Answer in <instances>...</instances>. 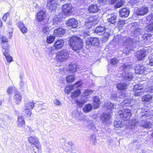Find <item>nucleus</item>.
Segmentation results:
<instances>
[{"mask_svg": "<svg viewBox=\"0 0 153 153\" xmlns=\"http://www.w3.org/2000/svg\"><path fill=\"white\" fill-rule=\"evenodd\" d=\"M69 43L73 50L76 51L80 50L82 48L83 45L82 40L76 36L70 38L69 40Z\"/></svg>", "mask_w": 153, "mask_h": 153, "instance_id": "obj_1", "label": "nucleus"}, {"mask_svg": "<svg viewBox=\"0 0 153 153\" xmlns=\"http://www.w3.org/2000/svg\"><path fill=\"white\" fill-rule=\"evenodd\" d=\"M69 58V53L66 50H62L56 53V59L60 62L65 61Z\"/></svg>", "mask_w": 153, "mask_h": 153, "instance_id": "obj_2", "label": "nucleus"}, {"mask_svg": "<svg viewBox=\"0 0 153 153\" xmlns=\"http://www.w3.org/2000/svg\"><path fill=\"white\" fill-rule=\"evenodd\" d=\"M92 92V91L89 90L87 89L85 91L83 94V96H81L79 100L76 101V103L79 107H82V106L83 104L86 101V100L87 98V97L90 95Z\"/></svg>", "mask_w": 153, "mask_h": 153, "instance_id": "obj_3", "label": "nucleus"}, {"mask_svg": "<svg viewBox=\"0 0 153 153\" xmlns=\"http://www.w3.org/2000/svg\"><path fill=\"white\" fill-rule=\"evenodd\" d=\"M97 16H91L87 18L85 22V25L88 28H91L95 24H97L98 21Z\"/></svg>", "mask_w": 153, "mask_h": 153, "instance_id": "obj_4", "label": "nucleus"}, {"mask_svg": "<svg viewBox=\"0 0 153 153\" xmlns=\"http://www.w3.org/2000/svg\"><path fill=\"white\" fill-rule=\"evenodd\" d=\"M118 113L120 117L125 121H128L131 115L130 110L128 109H123L120 110Z\"/></svg>", "mask_w": 153, "mask_h": 153, "instance_id": "obj_5", "label": "nucleus"}, {"mask_svg": "<svg viewBox=\"0 0 153 153\" xmlns=\"http://www.w3.org/2000/svg\"><path fill=\"white\" fill-rule=\"evenodd\" d=\"M61 2L60 0H48L47 6L50 10L53 11L55 10L57 6L59 5Z\"/></svg>", "mask_w": 153, "mask_h": 153, "instance_id": "obj_6", "label": "nucleus"}, {"mask_svg": "<svg viewBox=\"0 0 153 153\" xmlns=\"http://www.w3.org/2000/svg\"><path fill=\"white\" fill-rule=\"evenodd\" d=\"M135 11L137 16H144L148 12L149 8L146 6H144L136 8Z\"/></svg>", "mask_w": 153, "mask_h": 153, "instance_id": "obj_7", "label": "nucleus"}, {"mask_svg": "<svg viewBox=\"0 0 153 153\" xmlns=\"http://www.w3.org/2000/svg\"><path fill=\"white\" fill-rule=\"evenodd\" d=\"M73 9L71 5L68 4L63 5L62 8L63 12L65 15H70Z\"/></svg>", "mask_w": 153, "mask_h": 153, "instance_id": "obj_8", "label": "nucleus"}, {"mask_svg": "<svg viewBox=\"0 0 153 153\" xmlns=\"http://www.w3.org/2000/svg\"><path fill=\"white\" fill-rule=\"evenodd\" d=\"M47 19L45 11L42 10L39 11L37 15V19L38 21L41 22L45 20L47 21Z\"/></svg>", "mask_w": 153, "mask_h": 153, "instance_id": "obj_9", "label": "nucleus"}, {"mask_svg": "<svg viewBox=\"0 0 153 153\" xmlns=\"http://www.w3.org/2000/svg\"><path fill=\"white\" fill-rule=\"evenodd\" d=\"M146 50L143 49L138 51L137 52L136 56L139 60H143V58L147 54Z\"/></svg>", "mask_w": 153, "mask_h": 153, "instance_id": "obj_10", "label": "nucleus"}, {"mask_svg": "<svg viewBox=\"0 0 153 153\" xmlns=\"http://www.w3.org/2000/svg\"><path fill=\"white\" fill-rule=\"evenodd\" d=\"M99 40L96 37L90 38L86 41V44L89 46L92 45L97 46L99 45Z\"/></svg>", "mask_w": 153, "mask_h": 153, "instance_id": "obj_11", "label": "nucleus"}, {"mask_svg": "<svg viewBox=\"0 0 153 153\" xmlns=\"http://www.w3.org/2000/svg\"><path fill=\"white\" fill-rule=\"evenodd\" d=\"M66 25L69 27H71L73 28H75L77 27L78 24V21L74 18H71L66 22Z\"/></svg>", "mask_w": 153, "mask_h": 153, "instance_id": "obj_12", "label": "nucleus"}, {"mask_svg": "<svg viewBox=\"0 0 153 153\" xmlns=\"http://www.w3.org/2000/svg\"><path fill=\"white\" fill-rule=\"evenodd\" d=\"M17 126L20 128H22L25 126V123L23 116H20L17 118Z\"/></svg>", "mask_w": 153, "mask_h": 153, "instance_id": "obj_13", "label": "nucleus"}, {"mask_svg": "<svg viewBox=\"0 0 153 153\" xmlns=\"http://www.w3.org/2000/svg\"><path fill=\"white\" fill-rule=\"evenodd\" d=\"M111 115L109 113H103L101 117V120L104 123L108 124L110 123Z\"/></svg>", "mask_w": 153, "mask_h": 153, "instance_id": "obj_14", "label": "nucleus"}, {"mask_svg": "<svg viewBox=\"0 0 153 153\" xmlns=\"http://www.w3.org/2000/svg\"><path fill=\"white\" fill-rule=\"evenodd\" d=\"M100 10L99 7L95 4H91L88 7V10L89 12L96 13Z\"/></svg>", "mask_w": 153, "mask_h": 153, "instance_id": "obj_15", "label": "nucleus"}, {"mask_svg": "<svg viewBox=\"0 0 153 153\" xmlns=\"http://www.w3.org/2000/svg\"><path fill=\"white\" fill-rule=\"evenodd\" d=\"M64 44V41L63 40L59 39L56 40L54 45V47L57 49H61Z\"/></svg>", "mask_w": 153, "mask_h": 153, "instance_id": "obj_16", "label": "nucleus"}, {"mask_svg": "<svg viewBox=\"0 0 153 153\" xmlns=\"http://www.w3.org/2000/svg\"><path fill=\"white\" fill-rule=\"evenodd\" d=\"M145 71V67L142 65H138L135 67V71L136 73L137 74H142Z\"/></svg>", "mask_w": 153, "mask_h": 153, "instance_id": "obj_17", "label": "nucleus"}, {"mask_svg": "<svg viewBox=\"0 0 153 153\" xmlns=\"http://www.w3.org/2000/svg\"><path fill=\"white\" fill-rule=\"evenodd\" d=\"M29 142L31 144L35 145L39 143V139L36 136H31L28 139Z\"/></svg>", "mask_w": 153, "mask_h": 153, "instance_id": "obj_18", "label": "nucleus"}, {"mask_svg": "<svg viewBox=\"0 0 153 153\" xmlns=\"http://www.w3.org/2000/svg\"><path fill=\"white\" fill-rule=\"evenodd\" d=\"M65 33V30L62 27H59L55 29L54 31V35L57 36H61Z\"/></svg>", "mask_w": 153, "mask_h": 153, "instance_id": "obj_19", "label": "nucleus"}, {"mask_svg": "<svg viewBox=\"0 0 153 153\" xmlns=\"http://www.w3.org/2000/svg\"><path fill=\"white\" fill-rule=\"evenodd\" d=\"M18 26L22 33L24 34L27 32L28 29L25 26L23 23L21 22H20L18 23Z\"/></svg>", "mask_w": 153, "mask_h": 153, "instance_id": "obj_20", "label": "nucleus"}, {"mask_svg": "<svg viewBox=\"0 0 153 153\" xmlns=\"http://www.w3.org/2000/svg\"><path fill=\"white\" fill-rule=\"evenodd\" d=\"M120 15L122 17H126L128 15L129 12L128 9L126 8L121 9L119 11Z\"/></svg>", "mask_w": 153, "mask_h": 153, "instance_id": "obj_21", "label": "nucleus"}, {"mask_svg": "<svg viewBox=\"0 0 153 153\" xmlns=\"http://www.w3.org/2000/svg\"><path fill=\"white\" fill-rule=\"evenodd\" d=\"M139 125L141 127L145 128H151L152 126V124L150 122L146 121H142L140 122Z\"/></svg>", "mask_w": 153, "mask_h": 153, "instance_id": "obj_22", "label": "nucleus"}, {"mask_svg": "<svg viewBox=\"0 0 153 153\" xmlns=\"http://www.w3.org/2000/svg\"><path fill=\"white\" fill-rule=\"evenodd\" d=\"M100 104V98L98 97H94L93 105L95 109L98 108Z\"/></svg>", "mask_w": 153, "mask_h": 153, "instance_id": "obj_23", "label": "nucleus"}, {"mask_svg": "<svg viewBox=\"0 0 153 153\" xmlns=\"http://www.w3.org/2000/svg\"><path fill=\"white\" fill-rule=\"evenodd\" d=\"M105 31L104 26H100L97 27L95 30V32L98 35H101Z\"/></svg>", "mask_w": 153, "mask_h": 153, "instance_id": "obj_24", "label": "nucleus"}, {"mask_svg": "<svg viewBox=\"0 0 153 153\" xmlns=\"http://www.w3.org/2000/svg\"><path fill=\"white\" fill-rule=\"evenodd\" d=\"M86 127L88 129L92 130L94 132H96L97 131L96 129V126L93 123L92 121H89L88 122Z\"/></svg>", "mask_w": 153, "mask_h": 153, "instance_id": "obj_25", "label": "nucleus"}, {"mask_svg": "<svg viewBox=\"0 0 153 153\" xmlns=\"http://www.w3.org/2000/svg\"><path fill=\"white\" fill-rule=\"evenodd\" d=\"M117 16L115 15L110 16L107 19L108 21L111 24L115 25L117 23Z\"/></svg>", "mask_w": 153, "mask_h": 153, "instance_id": "obj_26", "label": "nucleus"}, {"mask_svg": "<svg viewBox=\"0 0 153 153\" xmlns=\"http://www.w3.org/2000/svg\"><path fill=\"white\" fill-rule=\"evenodd\" d=\"M76 65L73 63L70 64L68 68V70L70 73H74L75 72L76 70Z\"/></svg>", "mask_w": 153, "mask_h": 153, "instance_id": "obj_27", "label": "nucleus"}, {"mask_svg": "<svg viewBox=\"0 0 153 153\" xmlns=\"http://www.w3.org/2000/svg\"><path fill=\"white\" fill-rule=\"evenodd\" d=\"M152 97L150 95L143 96L142 98V101L146 102H151L152 101Z\"/></svg>", "mask_w": 153, "mask_h": 153, "instance_id": "obj_28", "label": "nucleus"}, {"mask_svg": "<svg viewBox=\"0 0 153 153\" xmlns=\"http://www.w3.org/2000/svg\"><path fill=\"white\" fill-rule=\"evenodd\" d=\"M13 99L17 102H20L22 99V95L21 93L19 92H17L14 94Z\"/></svg>", "mask_w": 153, "mask_h": 153, "instance_id": "obj_29", "label": "nucleus"}, {"mask_svg": "<svg viewBox=\"0 0 153 153\" xmlns=\"http://www.w3.org/2000/svg\"><path fill=\"white\" fill-rule=\"evenodd\" d=\"M9 51V50L7 49L6 48H3L2 49L3 54L7 59V61L8 62H10V53Z\"/></svg>", "mask_w": 153, "mask_h": 153, "instance_id": "obj_30", "label": "nucleus"}, {"mask_svg": "<svg viewBox=\"0 0 153 153\" xmlns=\"http://www.w3.org/2000/svg\"><path fill=\"white\" fill-rule=\"evenodd\" d=\"M105 107H106L108 109H110L111 111L112 109H114L116 107V105L112 103L109 101H107L105 103Z\"/></svg>", "mask_w": 153, "mask_h": 153, "instance_id": "obj_31", "label": "nucleus"}, {"mask_svg": "<svg viewBox=\"0 0 153 153\" xmlns=\"http://www.w3.org/2000/svg\"><path fill=\"white\" fill-rule=\"evenodd\" d=\"M74 89V87L73 85H67L65 88L64 92L65 94H69L71 91Z\"/></svg>", "mask_w": 153, "mask_h": 153, "instance_id": "obj_32", "label": "nucleus"}, {"mask_svg": "<svg viewBox=\"0 0 153 153\" xmlns=\"http://www.w3.org/2000/svg\"><path fill=\"white\" fill-rule=\"evenodd\" d=\"M72 115L74 117L76 118L79 120H80L82 114L81 112H79L77 110H75L73 111Z\"/></svg>", "mask_w": 153, "mask_h": 153, "instance_id": "obj_33", "label": "nucleus"}, {"mask_svg": "<svg viewBox=\"0 0 153 153\" xmlns=\"http://www.w3.org/2000/svg\"><path fill=\"white\" fill-rule=\"evenodd\" d=\"M127 85L125 83L120 82L117 85V87L120 90H124L127 87Z\"/></svg>", "mask_w": 153, "mask_h": 153, "instance_id": "obj_34", "label": "nucleus"}, {"mask_svg": "<svg viewBox=\"0 0 153 153\" xmlns=\"http://www.w3.org/2000/svg\"><path fill=\"white\" fill-rule=\"evenodd\" d=\"M89 141L91 144L95 145L96 143V137L95 134H92L89 137Z\"/></svg>", "mask_w": 153, "mask_h": 153, "instance_id": "obj_35", "label": "nucleus"}, {"mask_svg": "<svg viewBox=\"0 0 153 153\" xmlns=\"http://www.w3.org/2000/svg\"><path fill=\"white\" fill-rule=\"evenodd\" d=\"M34 106V103L33 101H29L26 102L25 105V108H29L30 109H32Z\"/></svg>", "mask_w": 153, "mask_h": 153, "instance_id": "obj_36", "label": "nucleus"}, {"mask_svg": "<svg viewBox=\"0 0 153 153\" xmlns=\"http://www.w3.org/2000/svg\"><path fill=\"white\" fill-rule=\"evenodd\" d=\"M114 124L115 127L119 128L123 127L124 125V123L122 120H119L115 121L114 122Z\"/></svg>", "mask_w": 153, "mask_h": 153, "instance_id": "obj_37", "label": "nucleus"}, {"mask_svg": "<svg viewBox=\"0 0 153 153\" xmlns=\"http://www.w3.org/2000/svg\"><path fill=\"white\" fill-rule=\"evenodd\" d=\"M123 74L124 79L126 80L129 81L132 79L133 76L131 73H125Z\"/></svg>", "mask_w": 153, "mask_h": 153, "instance_id": "obj_38", "label": "nucleus"}, {"mask_svg": "<svg viewBox=\"0 0 153 153\" xmlns=\"http://www.w3.org/2000/svg\"><path fill=\"white\" fill-rule=\"evenodd\" d=\"M152 90L151 89H149L148 90L146 89L144 91L145 92H152ZM134 91L135 92L134 95L135 96H139V94H137V93H141V94H142V93L144 92L143 89H142V88L139 89L135 91Z\"/></svg>", "mask_w": 153, "mask_h": 153, "instance_id": "obj_39", "label": "nucleus"}, {"mask_svg": "<svg viewBox=\"0 0 153 153\" xmlns=\"http://www.w3.org/2000/svg\"><path fill=\"white\" fill-rule=\"evenodd\" d=\"M92 108V106L91 104H87L83 108V111L85 112H88L91 111Z\"/></svg>", "mask_w": 153, "mask_h": 153, "instance_id": "obj_40", "label": "nucleus"}, {"mask_svg": "<svg viewBox=\"0 0 153 153\" xmlns=\"http://www.w3.org/2000/svg\"><path fill=\"white\" fill-rule=\"evenodd\" d=\"M80 94V90L79 89L71 93V97L72 99L78 97Z\"/></svg>", "mask_w": 153, "mask_h": 153, "instance_id": "obj_41", "label": "nucleus"}, {"mask_svg": "<svg viewBox=\"0 0 153 153\" xmlns=\"http://www.w3.org/2000/svg\"><path fill=\"white\" fill-rule=\"evenodd\" d=\"M36 148L33 149V151L35 153H41V146L38 143L35 145Z\"/></svg>", "mask_w": 153, "mask_h": 153, "instance_id": "obj_42", "label": "nucleus"}, {"mask_svg": "<svg viewBox=\"0 0 153 153\" xmlns=\"http://www.w3.org/2000/svg\"><path fill=\"white\" fill-rule=\"evenodd\" d=\"M111 31L110 30L107 29L106 32L103 34L104 37L102 38L104 40L108 39L110 35Z\"/></svg>", "mask_w": 153, "mask_h": 153, "instance_id": "obj_43", "label": "nucleus"}, {"mask_svg": "<svg viewBox=\"0 0 153 153\" xmlns=\"http://www.w3.org/2000/svg\"><path fill=\"white\" fill-rule=\"evenodd\" d=\"M75 80V78L74 76L71 75H69L67 76L66 78V80L67 82L71 83Z\"/></svg>", "mask_w": 153, "mask_h": 153, "instance_id": "obj_44", "label": "nucleus"}, {"mask_svg": "<svg viewBox=\"0 0 153 153\" xmlns=\"http://www.w3.org/2000/svg\"><path fill=\"white\" fill-rule=\"evenodd\" d=\"M131 68V65L128 63H125L120 68L123 70H126L129 69Z\"/></svg>", "mask_w": 153, "mask_h": 153, "instance_id": "obj_45", "label": "nucleus"}, {"mask_svg": "<svg viewBox=\"0 0 153 153\" xmlns=\"http://www.w3.org/2000/svg\"><path fill=\"white\" fill-rule=\"evenodd\" d=\"M31 110L25 108V109L23 111V113L25 114V115L26 116L30 117L31 114Z\"/></svg>", "mask_w": 153, "mask_h": 153, "instance_id": "obj_46", "label": "nucleus"}, {"mask_svg": "<svg viewBox=\"0 0 153 153\" xmlns=\"http://www.w3.org/2000/svg\"><path fill=\"white\" fill-rule=\"evenodd\" d=\"M55 37L53 36H50L47 38V42L48 44L52 43L54 41Z\"/></svg>", "mask_w": 153, "mask_h": 153, "instance_id": "obj_47", "label": "nucleus"}, {"mask_svg": "<svg viewBox=\"0 0 153 153\" xmlns=\"http://www.w3.org/2000/svg\"><path fill=\"white\" fill-rule=\"evenodd\" d=\"M147 32L153 31V23H152L147 26L145 28Z\"/></svg>", "mask_w": 153, "mask_h": 153, "instance_id": "obj_48", "label": "nucleus"}, {"mask_svg": "<svg viewBox=\"0 0 153 153\" xmlns=\"http://www.w3.org/2000/svg\"><path fill=\"white\" fill-rule=\"evenodd\" d=\"M141 31V29L138 27H135L133 29V33L135 35H139Z\"/></svg>", "mask_w": 153, "mask_h": 153, "instance_id": "obj_49", "label": "nucleus"}, {"mask_svg": "<svg viewBox=\"0 0 153 153\" xmlns=\"http://www.w3.org/2000/svg\"><path fill=\"white\" fill-rule=\"evenodd\" d=\"M130 99H126L124 100L121 103V105L122 106H127L130 105Z\"/></svg>", "mask_w": 153, "mask_h": 153, "instance_id": "obj_50", "label": "nucleus"}, {"mask_svg": "<svg viewBox=\"0 0 153 153\" xmlns=\"http://www.w3.org/2000/svg\"><path fill=\"white\" fill-rule=\"evenodd\" d=\"M124 1L123 0H121L120 1L117 2L114 6V7L115 8H120L124 4Z\"/></svg>", "mask_w": 153, "mask_h": 153, "instance_id": "obj_51", "label": "nucleus"}, {"mask_svg": "<svg viewBox=\"0 0 153 153\" xmlns=\"http://www.w3.org/2000/svg\"><path fill=\"white\" fill-rule=\"evenodd\" d=\"M47 52L49 55H52L54 53V49L51 47L47 48Z\"/></svg>", "mask_w": 153, "mask_h": 153, "instance_id": "obj_52", "label": "nucleus"}, {"mask_svg": "<svg viewBox=\"0 0 153 153\" xmlns=\"http://www.w3.org/2000/svg\"><path fill=\"white\" fill-rule=\"evenodd\" d=\"M119 60L116 58L112 59L111 60L110 63L112 65H116L117 64Z\"/></svg>", "mask_w": 153, "mask_h": 153, "instance_id": "obj_53", "label": "nucleus"}, {"mask_svg": "<svg viewBox=\"0 0 153 153\" xmlns=\"http://www.w3.org/2000/svg\"><path fill=\"white\" fill-rule=\"evenodd\" d=\"M19 86L21 89H24L27 87L26 84L23 81V80H20L19 84Z\"/></svg>", "mask_w": 153, "mask_h": 153, "instance_id": "obj_54", "label": "nucleus"}, {"mask_svg": "<svg viewBox=\"0 0 153 153\" xmlns=\"http://www.w3.org/2000/svg\"><path fill=\"white\" fill-rule=\"evenodd\" d=\"M17 92L18 91L16 87L14 86H11L10 88V94L12 93L14 94L15 93H17Z\"/></svg>", "mask_w": 153, "mask_h": 153, "instance_id": "obj_55", "label": "nucleus"}, {"mask_svg": "<svg viewBox=\"0 0 153 153\" xmlns=\"http://www.w3.org/2000/svg\"><path fill=\"white\" fill-rule=\"evenodd\" d=\"M151 36L152 35L151 34L145 33L143 36V38L145 40H148L149 39Z\"/></svg>", "mask_w": 153, "mask_h": 153, "instance_id": "obj_56", "label": "nucleus"}, {"mask_svg": "<svg viewBox=\"0 0 153 153\" xmlns=\"http://www.w3.org/2000/svg\"><path fill=\"white\" fill-rule=\"evenodd\" d=\"M50 31L49 28L48 27H45L42 29V32L44 33L47 34Z\"/></svg>", "mask_w": 153, "mask_h": 153, "instance_id": "obj_57", "label": "nucleus"}, {"mask_svg": "<svg viewBox=\"0 0 153 153\" xmlns=\"http://www.w3.org/2000/svg\"><path fill=\"white\" fill-rule=\"evenodd\" d=\"M98 1L99 4L102 5H105L108 3L107 0H98Z\"/></svg>", "mask_w": 153, "mask_h": 153, "instance_id": "obj_58", "label": "nucleus"}, {"mask_svg": "<svg viewBox=\"0 0 153 153\" xmlns=\"http://www.w3.org/2000/svg\"><path fill=\"white\" fill-rule=\"evenodd\" d=\"M53 103L56 105H61V102L58 100L55 99L53 100Z\"/></svg>", "mask_w": 153, "mask_h": 153, "instance_id": "obj_59", "label": "nucleus"}, {"mask_svg": "<svg viewBox=\"0 0 153 153\" xmlns=\"http://www.w3.org/2000/svg\"><path fill=\"white\" fill-rule=\"evenodd\" d=\"M0 40H1L2 43H7L8 42V39L6 37L3 36H1V37L0 38Z\"/></svg>", "mask_w": 153, "mask_h": 153, "instance_id": "obj_60", "label": "nucleus"}, {"mask_svg": "<svg viewBox=\"0 0 153 153\" xmlns=\"http://www.w3.org/2000/svg\"><path fill=\"white\" fill-rule=\"evenodd\" d=\"M82 84V82L81 81H79L73 85L74 86V88H77L80 86Z\"/></svg>", "mask_w": 153, "mask_h": 153, "instance_id": "obj_61", "label": "nucleus"}, {"mask_svg": "<svg viewBox=\"0 0 153 153\" xmlns=\"http://www.w3.org/2000/svg\"><path fill=\"white\" fill-rule=\"evenodd\" d=\"M142 88L141 85L140 86L138 85H134L133 88V90L134 91H135L139 89H141Z\"/></svg>", "mask_w": 153, "mask_h": 153, "instance_id": "obj_62", "label": "nucleus"}, {"mask_svg": "<svg viewBox=\"0 0 153 153\" xmlns=\"http://www.w3.org/2000/svg\"><path fill=\"white\" fill-rule=\"evenodd\" d=\"M10 16V13H7L4 15L2 17V19L3 21H5L7 18V17Z\"/></svg>", "mask_w": 153, "mask_h": 153, "instance_id": "obj_63", "label": "nucleus"}, {"mask_svg": "<svg viewBox=\"0 0 153 153\" xmlns=\"http://www.w3.org/2000/svg\"><path fill=\"white\" fill-rule=\"evenodd\" d=\"M149 64L151 65H153V55L150 56L149 58Z\"/></svg>", "mask_w": 153, "mask_h": 153, "instance_id": "obj_64", "label": "nucleus"}]
</instances>
